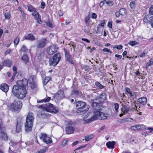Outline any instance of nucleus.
Instances as JSON below:
<instances>
[{"label": "nucleus", "instance_id": "f257e3e1", "mask_svg": "<svg viewBox=\"0 0 153 153\" xmlns=\"http://www.w3.org/2000/svg\"><path fill=\"white\" fill-rule=\"evenodd\" d=\"M27 84V80L26 79L17 81V84L13 88L12 94L18 98L23 99L26 96L27 93L26 88Z\"/></svg>", "mask_w": 153, "mask_h": 153}, {"label": "nucleus", "instance_id": "f03ea898", "mask_svg": "<svg viewBox=\"0 0 153 153\" xmlns=\"http://www.w3.org/2000/svg\"><path fill=\"white\" fill-rule=\"evenodd\" d=\"M97 103L93 102L92 103V106L95 108L93 111L94 115L93 117L89 119L84 120V123H88L97 119L100 120L105 119L109 116L108 114H105L104 113V107L102 106H99L98 105Z\"/></svg>", "mask_w": 153, "mask_h": 153}, {"label": "nucleus", "instance_id": "7ed1b4c3", "mask_svg": "<svg viewBox=\"0 0 153 153\" xmlns=\"http://www.w3.org/2000/svg\"><path fill=\"white\" fill-rule=\"evenodd\" d=\"M34 120V115L32 113H29L27 117L26 122L25 123V130L27 132L32 131Z\"/></svg>", "mask_w": 153, "mask_h": 153}, {"label": "nucleus", "instance_id": "20e7f679", "mask_svg": "<svg viewBox=\"0 0 153 153\" xmlns=\"http://www.w3.org/2000/svg\"><path fill=\"white\" fill-rule=\"evenodd\" d=\"M74 103L76 108L80 111H87L89 108V105H87L86 102L82 101L75 100Z\"/></svg>", "mask_w": 153, "mask_h": 153}, {"label": "nucleus", "instance_id": "39448f33", "mask_svg": "<svg viewBox=\"0 0 153 153\" xmlns=\"http://www.w3.org/2000/svg\"><path fill=\"white\" fill-rule=\"evenodd\" d=\"M22 106V102L19 100H15L9 106L10 109L13 111H17L21 109Z\"/></svg>", "mask_w": 153, "mask_h": 153}, {"label": "nucleus", "instance_id": "423d86ee", "mask_svg": "<svg viewBox=\"0 0 153 153\" xmlns=\"http://www.w3.org/2000/svg\"><path fill=\"white\" fill-rule=\"evenodd\" d=\"M61 59V55L59 53L55 54L53 57L50 59L49 61L50 65L55 66L58 63Z\"/></svg>", "mask_w": 153, "mask_h": 153}, {"label": "nucleus", "instance_id": "0eeeda50", "mask_svg": "<svg viewBox=\"0 0 153 153\" xmlns=\"http://www.w3.org/2000/svg\"><path fill=\"white\" fill-rule=\"evenodd\" d=\"M61 59V55L59 53L55 54L53 57L50 59L49 61L50 65L55 66L58 63Z\"/></svg>", "mask_w": 153, "mask_h": 153}, {"label": "nucleus", "instance_id": "6e6552de", "mask_svg": "<svg viewBox=\"0 0 153 153\" xmlns=\"http://www.w3.org/2000/svg\"><path fill=\"white\" fill-rule=\"evenodd\" d=\"M106 98V95L105 93H103L98 96L95 100H92L91 102V104L93 102H98V105L99 106H102L100 104L102 103L105 100ZM103 107V106H102Z\"/></svg>", "mask_w": 153, "mask_h": 153}, {"label": "nucleus", "instance_id": "1a4fd4ad", "mask_svg": "<svg viewBox=\"0 0 153 153\" xmlns=\"http://www.w3.org/2000/svg\"><path fill=\"white\" fill-rule=\"evenodd\" d=\"M45 111L54 114L58 112V110L55 108L53 104L49 103L45 105Z\"/></svg>", "mask_w": 153, "mask_h": 153}, {"label": "nucleus", "instance_id": "9d476101", "mask_svg": "<svg viewBox=\"0 0 153 153\" xmlns=\"http://www.w3.org/2000/svg\"><path fill=\"white\" fill-rule=\"evenodd\" d=\"M58 49V47L56 45L53 44L47 48L46 51L48 54L52 55L56 52Z\"/></svg>", "mask_w": 153, "mask_h": 153}, {"label": "nucleus", "instance_id": "9b49d317", "mask_svg": "<svg viewBox=\"0 0 153 153\" xmlns=\"http://www.w3.org/2000/svg\"><path fill=\"white\" fill-rule=\"evenodd\" d=\"M143 21L146 23L150 24L152 27L153 28V16L151 15H147L145 16L143 19Z\"/></svg>", "mask_w": 153, "mask_h": 153}, {"label": "nucleus", "instance_id": "f8f14e48", "mask_svg": "<svg viewBox=\"0 0 153 153\" xmlns=\"http://www.w3.org/2000/svg\"><path fill=\"white\" fill-rule=\"evenodd\" d=\"M47 40L45 38L42 39L38 41L36 46L38 48H41L45 47L46 45Z\"/></svg>", "mask_w": 153, "mask_h": 153}, {"label": "nucleus", "instance_id": "ddd939ff", "mask_svg": "<svg viewBox=\"0 0 153 153\" xmlns=\"http://www.w3.org/2000/svg\"><path fill=\"white\" fill-rule=\"evenodd\" d=\"M40 138L43 140L44 142L47 144L51 143L52 142L51 139L48 137L46 134H41L40 135Z\"/></svg>", "mask_w": 153, "mask_h": 153}, {"label": "nucleus", "instance_id": "4468645a", "mask_svg": "<svg viewBox=\"0 0 153 153\" xmlns=\"http://www.w3.org/2000/svg\"><path fill=\"white\" fill-rule=\"evenodd\" d=\"M38 107L42 109V110H41L40 111L38 114V116L42 118L46 117L47 116V115L45 112V105H39Z\"/></svg>", "mask_w": 153, "mask_h": 153}, {"label": "nucleus", "instance_id": "2eb2a0df", "mask_svg": "<svg viewBox=\"0 0 153 153\" xmlns=\"http://www.w3.org/2000/svg\"><path fill=\"white\" fill-rule=\"evenodd\" d=\"M65 96L63 91L60 90L58 91L54 96V97L57 99L60 100L65 98Z\"/></svg>", "mask_w": 153, "mask_h": 153}, {"label": "nucleus", "instance_id": "dca6fc26", "mask_svg": "<svg viewBox=\"0 0 153 153\" xmlns=\"http://www.w3.org/2000/svg\"><path fill=\"white\" fill-rule=\"evenodd\" d=\"M147 98L144 97H142L137 100V102L140 105H144L147 102Z\"/></svg>", "mask_w": 153, "mask_h": 153}, {"label": "nucleus", "instance_id": "f3484780", "mask_svg": "<svg viewBox=\"0 0 153 153\" xmlns=\"http://www.w3.org/2000/svg\"><path fill=\"white\" fill-rule=\"evenodd\" d=\"M66 133L67 134H73L74 131V128L72 126H69L65 128Z\"/></svg>", "mask_w": 153, "mask_h": 153}, {"label": "nucleus", "instance_id": "a211bd4d", "mask_svg": "<svg viewBox=\"0 0 153 153\" xmlns=\"http://www.w3.org/2000/svg\"><path fill=\"white\" fill-rule=\"evenodd\" d=\"M22 125V123L21 122L19 121V122L18 121H17L16 130V132L19 133L21 131Z\"/></svg>", "mask_w": 153, "mask_h": 153}, {"label": "nucleus", "instance_id": "6ab92c4d", "mask_svg": "<svg viewBox=\"0 0 153 153\" xmlns=\"http://www.w3.org/2000/svg\"><path fill=\"white\" fill-rule=\"evenodd\" d=\"M9 88V86L7 84L3 83L1 85L0 89L5 92H7L8 91Z\"/></svg>", "mask_w": 153, "mask_h": 153}, {"label": "nucleus", "instance_id": "aec40b11", "mask_svg": "<svg viewBox=\"0 0 153 153\" xmlns=\"http://www.w3.org/2000/svg\"><path fill=\"white\" fill-rule=\"evenodd\" d=\"M122 105L123 106L121 109V110L124 114L127 113L130 111V108L129 106L126 105H123V104Z\"/></svg>", "mask_w": 153, "mask_h": 153}, {"label": "nucleus", "instance_id": "412c9836", "mask_svg": "<svg viewBox=\"0 0 153 153\" xmlns=\"http://www.w3.org/2000/svg\"><path fill=\"white\" fill-rule=\"evenodd\" d=\"M25 39L33 41L35 39V37L31 33L26 35L25 36Z\"/></svg>", "mask_w": 153, "mask_h": 153}, {"label": "nucleus", "instance_id": "4be33fe9", "mask_svg": "<svg viewBox=\"0 0 153 153\" xmlns=\"http://www.w3.org/2000/svg\"><path fill=\"white\" fill-rule=\"evenodd\" d=\"M21 59L24 61V62L25 64L27 63L29 61L28 57L27 55L26 54H24L23 55Z\"/></svg>", "mask_w": 153, "mask_h": 153}, {"label": "nucleus", "instance_id": "5701e85b", "mask_svg": "<svg viewBox=\"0 0 153 153\" xmlns=\"http://www.w3.org/2000/svg\"><path fill=\"white\" fill-rule=\"evenodd\" d=\"M115 143V141H112L111 142L109 141L106 143V145L108 148H114Z\"/></svg>", "mask_w": 153, "mask_h": 153}, {"label": "nucleus", "instance_id": "b1692460", "mask_svg": "<svg viewBox=\"0 0 153 153\" xmlns=\"http://www.w3.org/2000/svg\"><path fill=\"white\" fill-rule=\"evenodd\" d=\"M3 64L4 65L10 67L11 65V62L9 60H5L3 62Z\"/></svg>", "mask_w": 153, "mask_h": 153}, {"label": "nucleus", "instance_id": "393cba45", "mask_svg": "<svg viewBox=\"0 0 153 153\" xmlns=\"http://www.w3.org/2000/svg\"><path fill=\"white\" fill-rule=\"evenodd\" d=\"M44 56V53L40 51H37L36 53V56L39 59H40Z\"/></svg>", "mask_w": 153, "mask_h": 153}, {"label": "nucleus", "instance_id": "a878e982", "mask_svg": "<svg viewBox=\"0 0 153 153\" xmlns=\"http://www.w3.org/2000/svg\"><path fill=\"white\" fill-rule=\"evenodd\" d=\"M51 99V97H48L47 98H45L43 99L40 100L39 101H37V102L40 103L42 102H49Z\"/></svg>", "mask_w": 153, "mask_h": 153}, {"label": "nucleus", "instance_id": "bb28decb", "mask_svg": "<svg viewBox=\"0 0 153 153\" xmlns=\"http://www.w3.org/2000/svg\"><path fill=\"white\" fill-rule=\"evenodd\" d=\"M28 10L30 12H36V11L35 8H34L31 5H30L27 7Z\"/></svg>", "mask_w": 153, "mask_h": 153}, {"label": "nucleus", "instance_id": "cd10ccee", "mask_svg": "<svg viewBox=\"0 0 153 153\" xmlns=\"http://www.w3.org/2000/svg\"><path fill=\"white\" fill-rule=\"evenodd\" d=\"M65 59L66 60L68 61L69 63L73 64H74V63L73 61L71 55L65 57Z\"/></svg>", "mask_w": 153, "mask_h": 153}, {"label": "nucleus", "instance_id": "c85d7f7f", "mask_svg": "<svg viewBox=\"0 0 153 153\" xmlns=\"http://www.w3.org/2000/svg\"><path fill=\"white\" fill-rule=\"evenodd\" d=\"M95 84L97 87L99 88L100 89H102L104 88V86L98 82H95Z\"/></svg>", "mask_w": 153, "mask_h": 153}, {"label": "nucleus", "instance_id": "c756f323", "mask_svg": "<svg viewBox=\"0 0 153 153\" xmlns=\"http://www.w3.org/2000/svg\"><path fill=\"white\" fill-rule=\"evenodd\" d=\"M119 11L120 13V15L122 16H124L126 13V10L124 8L120 9Z\"/></svg>", "mask_w": 153, "mask_h": 153}, {"label": "nucleus", "instance_id": "7c9ffc66", "mask_svg": "<svg viewBox=\"0 0 153 153\" xmlns=\"http://www.w3.org/2000/svg\"><path fill=\"white\" fill-rule=\"evenodd\" d=\"M51 78L49 77H46L45 78L43 83L44 85H46L51 79Z\"/></svg>", "mask_w": 153, "mask_h": 153}, {"label": "nucleus", "instance_id": "2f4dec72", "mask_svg": "<svg viewBox=\"0 0 153 153\" xmlns=\"http://www.w3.org/2000/svg\"><path fill=\"white\" fill-rule=\"evenodd\" d=\"M94 136L93 135H90L85 136V139L86 141H88L90 140L91 139L93 138Z\"/></svg>", "mask_w": 153, "mask_h": 153}, {"label": "nucleus", "instance_id": "473e14b6", "mask_svg": "<svg viewBox=\"0 0 153 153\" xmlns=\"http://www.w3.org/2000/svg\"><path fill=\"white\" fill-rule=\"evenodd\" d=\"M136 128H137V130H143L145 128V126L143 125H136Z\"/></svg>", "mask_w": 153, "mask_h": 153}, {"label": "nucleus", "instance_id": "72a5a7b5", "mask_svg": "<svg viewBox=\"0 0 153 153\" xmlns=\"http://www.w3.org/2000/svg\"><path fill=\"white\" fill-rule=\"evenodd\" d=\"M79 93V90H73L71 92V95H74L76 96H77Z\"/></svg>", "mask_w": 153, "mask_h": 153}, {"label": "nucleus", "instance_id": "f704fd0d", "mask_svg": "<svg viewBox=\"0 0 153 153\" xmlns=\"http://www.w3.org/2000/svg\"><path fill=\"white\" fill-rule=\"evenodd\" d=\"M153 64V59H151L147 63L146 66V68H148L149 66Z\"/></svg>", "mask_w": 153, "mask_h": 153}, {"label": "nucleus", "instance_id": "c9c22d12", "mask_svg": "<svg viewBox=\"0 0 153 153\" xmlns=\"http://www.w3.org/2000/svg\"><path fill=\"white\" fill-rule=\"evenodd\" d=\"M27 49L24 45H23L20 50V52H26L27 51Z\"/></svg>", "mask_w": 153, "mask_h": 153}, {"label": "nucleus", "instance_id": "e433bc0d", "mask_svg": "<svg viewBox=\"0 0 153 153\" xmlns=\"http://www.w3.org/2000/svg\"><path fill=\"white\" fill-rule=\"evenodd\" d=\"M48 148V147H45L44 149L40 150L38 152V153H45L47 150Z\"/></svg>", "mask_w": 153, "mask_h": 153}, {"label": "nucleus", "instance_id": "4c0bfd02", "mask_svg": "<svg viewBox=\"0 0 153 153\" xmlns=\"http://www.w3.org/2000/svg\"><path fill=\"white\" fill-rule=\"evenodd\" d=\"M64 50L65 52V57L67 56H68L70 55V54L69 53V50L66 49L65 48H64Z\"/></svg>", "mask_w": 153, "mask_h": 153}, {"label": "nucleus", "instance_id": "58836bf2", "mask_svg": "<svg viewBox=\"0 0 153 153\" xmlns=\"http://www.w3.org/2000/svg\"><path fill=\"white\" fill-rule=\"evenodd\" d=\"M89 22L90 17L88 16L86 17L85 18V22L86 25L87 27H88L89 25Z\"/></svg>", "mask_w": 153, "mask_h": 153}, {"label": "nucleus", "instance_id": "ea45409f", "mask_svg": "<svg viewBox=\"0 0 153 153\" xmlns=\"http://www.w3.org/2000/svg\"><path fill=\"white\" fill-rule=\"evenodd\" d=\"M113 107L115 109L116 112H118V109L119 107V105L118 103H115L114 104Z\"/></svg>", "mask_w": 153, "mask_h": 153}, {"label": "nucleus", "instance_id": "a19ab883", "mask_svg": "<svg viewBox=\"0 0 153 153\" xmlns=\"http://www.w3.org/2000/svg\"><path fill=\"white\" fill-rule=\"evenodd\" d=\"M128 44L130 45L133 46L137 45V42L136 41H130L128 42Z\"/></svg>", "mask_w": 153, "mask_h": 153}, {"label": "nucleus", "instance_id": "79ce46f5", "mask_svg": "<svg viewBox=\"0 0 153 153\" xmlns=\"http://www.w3.org/2000/svg\"><path fill=\"white\" fill-rule=\"evenodd\" d=\"M30 86L32 89H34L36 87V84L35 82H30Z\"/></svg>", "mask_w": 153, "mask_h": 153}, {"label": "nucleus", "instance_id": "37998d69", "mask_svg": "<svg viewBox=\"0 0 153 153\" xmlns=\"http://www.w3.org/2000/svg\"><path fill=\"white\" fill-rule=\"evenodd\" d=\"M105 3L109 6H111L113 5L114 2L113 1L108 0L106 1L105 0Z\"/></svg>", "mask_w": 153, "mask_h": 153}, {"label": "nucleus", "instance_id": "c03bdc74", "mask_svg": "<svg viewBox=\"0 0 153 153\" xmlns=\"http://www.w3.org/2000/svg\"><path fill=\"white\" fill-rule=\"evenodd\" d=\"M68 142V140H63L61 145L62 147H64L66 145Z\"/></svg>", "mask_w": 153, "mask_h": 153}, {"label": "nucleus", "instance_id": "a18cd8bd", "mask_svg": "<svg viewBox=\"0 0 153 153\" xmlns=\"http://www.w3.org/2000/svg\"><path fill=\"white\" fill-rule=\"evenodd\" d=\"M35 79V76L32 75L31 76L29 79V80L30 82H34V79Z\"/></svg>", "mask_w": 153, "mask_h": 153}, {"label": "nucleus", "instance_id": "49530a36", "mask_svg": "<svg viewBox=\"0 0 153 153\" xmlns=\"http://www.w3.org/2000/svg\"><path fill=\"white\" fill-rule=\"evenodd\" d=\"M19 41V38L17 37L15 39L14 41V44L15 46H16L18 44Z\"/></svg>", "mask_w": 153, "mask_h": 153}, {"label": "nucleus", "instance_id": "de8ad7c7", "mask_svg": "<svg viewBox=\"0 0 153 153\" xmlns=\"http://www.w3.org/2000/svg\"><path fill=\"white\" fill-rule=\"evenodd\" d=\"M123 46L122 45H116L113 47L114 48H116L117 49L120 50L122 48Z\"/></svg>", "mask_w": 153, "mask_h": 153}, {"label": "nucleus", "instance_id": "09e8293b", "mask_svg": "<svg viewBox=\"0 0 153 153\" xmlns=\"http://www.w3.org/2000/svg\"><path fill=\"white\" fill-rule=\"evenodd\" d=\"M4 15L6 19H9L10 17V14L8 12L4 14Z\"/></svg>", "mask_w": 153, "mask_h": 153}, {"label": "nucleus", "instance_id": "8fccbe9b", "mask_svg": "<svg viewBox=\"0 0 153 153\" xmlns=\"http://www.w3.org/2000/svg\"><path fill=\"white\" fill-rule=\"evenodd\" d=\"M130 7L132 9H134L135 8V3L134 2H131L130 4Z\"/></svg>", "mask_w": 153, "mask_h": 153}, {"label": "nucleus", "instance_id": "3c124183", "mask_svg": "<svg viewBox=\"0 0 153 153\" xmlns=\"http://www.w3.org/2000/svg\"><path fill=\"white\" fill-rule=\"evenodd\" d=\"M149 13L150 15H153V5H152L150 8L149 10Z\"/></svg>", "mask_w": 153, "mask_h": 153}, {"label": "nucleus", "instance_id": "603ef678", "mask_svg": "<svg viewBox=\"0 0 153 153\" xmlns=\"http://www.w3.org/2000/svg\"><path fill=\"white\" fill-rule=\"evenodd\" d=\"M125 90L126 93L127 94H128L131 92L130 89L128 88H126L125 89Z\"/></svg>", "mask_w": 153, "mask_h": 153}, {"label": "nucleus", "instance_id": "864d4df0", "mask_svg": "<svg viewBox=\"0 0 153 153\" xmlns=\"http://www.w3.org/2000/svg\"><path fill=\"white\" fill-rule=\"evenodd\" d=\"M115 56L117 58V60H120L122 58V56L121 55L117 54L115 55Z\"/></svg>", "mask_w": 153, "mask_h": 153}, {"label": "nucleus", "instance_id": "5fc2aeb1", "mask_svg": "<svg viewBox=\"0 0 153 153\" xmlns=\"http://www.w3.org/2000/svg\"><path fill=\"white\" fill-rule=\"evenodd\" d=\"M103 51L105 52H109L111 53H112V52L108 48H104L103 49Z\"/></svg>", "mask_w": 153, "mask_h": 153}, {"label": "nucleus", "instance_id": "6e6d98bb", "mask_svg": "<svg viewBox=\"0 0 153 153\" xmlns=\"http://www.w3.org/2000/svg\"><path fill=\"white\" fill-rule=\"evenodd\" d=\"M46 24L47 26L50 27H52L53 25L50 22H48L46 23Z\"/></svg>", "mask_w": 153, "mask_h": 153}, {"label": "nucleus", "instance_id": "4d7b16f0", "mask_svg": "<svg viewBox=\"0 0 153 153\" xmlns=\"http://www.w3.org/2000/svg\"><path fill=\"white\" fill-rule=\"evenodd\" d=\"M41 8L42 9H44L45 6V3L43 1H42L41 3Z\"/></svg>", "mask_w": 153, "mask_h": 153}, {"label": "nucleus", "instance_id": "13d9d810", "mask_svg": "<svg viewBox=\"0 0 153 153\" xmlns=\"http://www.w3.org/2000/svg\"><path fill=\"white\" fill-rule=\"evenodd\" d=\"M97 17V14L94 13H92L91 14V18L92 19H96Z\"/></svg>", "mask_w": 153, "mask_h": 153}, {"label": "nucleus", "instance_id": "bf43d9fd", "mask_svg": "<svg viewBox=\"0 0 153 153\" xmlns=\"http://www.w3.org/2000/svg\"><path fill=\"white\" fill-rule=\"evenodd\" d=\"M137 140L132 139L130 141L131 143V144L134 145L136 143V142H137Z\"/></svg>", "mask_w": 153, "mask_h": 153}, {"label": "nucleus", "instance_id": "052dcab7", "mask_svg": "<svg viewBox=\"0 0 153 153\" xmlns=\"http://www.w3.org/2000/svg\"><path fill=\"white\" fill-rule=\"evenodd\" d=\"M105 0H103V1H101L100 3L99 4V6L100 7H102L103 6L104 3H105Z\"/></svg>", "mask_w": 153, "mask_h": 153}, {"label": "nucleus", "instance_id": "680f3d73", "mask_svg": "<svg viewBox=\"0 0 153 153\" xmlns=\"http://www.w3.org/2000/svg\"><path fill=\"white\" fill-rule=\"evenodd\" d=\"M108 26L111 28H112V23L111 22H109L108 24Z\"/></svg>", "mask_w": 153, "mask_h": 153}, {"label": "nucleus", "instance_id": "e2e57ef3", "mask_svg": "<svg viewBox=\"0 0 153 153\" xmlns=\"http://www.w3.org/2000/svg\"><path fill=\"white\" fill-rule=\"evenodd\" d=\"M131 129L132 130H137V128H136V125H135L134 126H131Z\"/></svg>", "mask_w": 153, "mask_h": 153}, {"label": "nucleus", "instance_id": "0e129e2a", "mask_svg": "<svg viewBox=\"0 0 153 153\" xmlns=\"http://www.w3.org/2000/svg\"><path fill=\"white\" fill-rule=\"evenodd\" d=\"M13 71L15 74H16L17 73V68L16 67L14 66L13 67Z\"/></svg>", "mask_w": 153, "mask_h": 153}, {"label": "nucleus", "instance_id": "69168bd1", "mask_svg": "<svg viewBox=\"0 0 153 153\" xmlns=\"http://www.w3.org/2000/svg\"><path fill=\"white\" fill-rule=\"evenodd\" d=\"M120 13L119 11L116 12L115 16L117 17H119L120 16Z\"/></svg>", "mask_w": 153, "mask_h": 153}, {"label": "nucleus", "instance_id": "338daca9", "mask_svg": "<svg viewBox=\"0 0 153 153\" xmlns=\"http://www.w3.org/2000/svg\"><path fill=\"white\" fill-rule=\"evenodd\" d=\"M84 31L87 33H90L89 29L88 28H85L84 29Z\"/></svg>", "mask_w": 153, "mask_h": 153}, {"label": "nucleus", "instance_id": "774afa93", "mask_svg": "<svg viewBox=\"0 0 153 153\" xmlns=\"http://www.w3.org/2000/svg\"><path fill=\"white\" fill-rule=\"evenodd\" d=\"M128 94H129L130 96L131 97H134V96L135 94L133 92H130Z\"/></svg>", "mask_w": 153, "mask_h": 153}]
</instances>
